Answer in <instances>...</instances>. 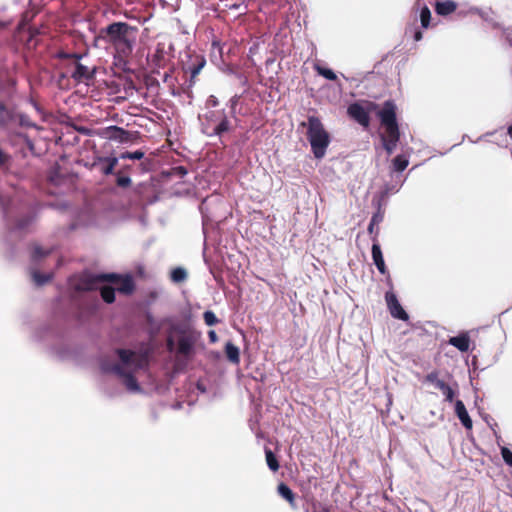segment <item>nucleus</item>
Returning <instances> with one entry per match:
<instances>
[{
    "label": "nucleus",
    "mask_w": 512,
    "mask_h": 512,
    "mask_svg": "<svg viewBox=\"0 0 512 512\" xmlns=\"http://www.w3.org/2000/svg\"><path fill=\"white\" fill-rule=\"evenodd\" d=\"M456 8H457L456 3L451 0L437 2L436 7H435L436 12L439 15H448V14L454 12L456 10Z\"/></svg>",
    "instance_id": "f8f14e48"
},
{
    "label": "nucleus",
    "mask_w": 512,
    "mask_h": 512,
    "mask_svg": "<svg viewBox=\"0 0 512 512\" xmlns=\"http://www.w3.org/2000/svg\"><path fill=\"white\" fill-rule=\"evenodd\" d=\"M117 183L119 186L126 187L131 183V179L129 177H119Z\"/></svg>",
    "instance_id": "7c9ffc66"
},
{
    "label": "nucleus",
    "mask_w": 512,
    "mask_h": 512,
    "mask_svg": "<svg viewBox=\"0 0 512 512\" xmlns=\"http://www.w3.org/2000/svg\"><path fill=\"white\" fill-rule=\"evenodd\" d=\"M6 161V155L0 150V165Z\"/></svg>",
    "instance_id": "e433bc0d"
},
{
    "label": "nucleus",
    "mask_w": 512,
    "mask_h": 512,
    "mask_svg": "<svg viewBox=\"0 0 512 512\" xmlns=\"http://www.w3.org/2000/svg\"><path fill=\"white\" fill-rule=\"evenodd\" d=\"M265 454H266V461H267L268 467L272 471H277L278 468H279V464H278V461L275 458L274 454L272 453V451L271 450H266Z\"/></svg>",
    "instance_id": "aec40b11"
},
{
    "label": "nucleus",
    "mask_w": 512,
    "mask_h": 512,
    "mask_svg": "<svg viewBox=\"0 0 512 512\" xmlns=\"http://www.w3.org/2000/svg\"><path fill=\"white\" fill-rule=\"evenodd\" d=\"M455 413L466 429H472V420L461 400L455 402Z\"/></svg>",
    "instance_id": "1a4fd4ad"
},
{
    "label": "nucleus",
    "mask_w": 512,
    "mask_h": 512,
    "mask_svg": "<svg viewBox=\"0 0 512 512\" xmlns=\"http://www.w3.org/2000/svg\"><path fill=\"white\" fill-rule=\"evenodd\" d=\"M118 357L119 363L117 364H111L107 360L102 361V370L116 373L129 391L140 392L137 380L148 365L147 355L129 350H119Z\"/></svg>",
    "instance_id": "f257e3e1"
},
{
    "label": "nucleus",
    "mask_w": 512,
    "mask_h": 512,
    "mask_svg": "<svg viewBox=\"0 0 512 512\" xmlns=\"http://www.w3.org/2000/svg\"><path fill=\"white\" fill-rule=\"evenodd\" d=\"M99 135L102 138L119 141L121 143L128 142L130 140L129 133L117 126L106 127L99 132Z\"/></svg>",
    "instance_id": "6e6552de"
},
{
    "label": "nucleus",
    "mask_w": 512,
    "mask_h": 512,
    "mask_svg": "<svg viewBox=\"0 0 512 512\" xmlns=\"http://www.w3.org/2000/svg\"><path fill=\"white\" fill-rule=\"evenodd\" d=\"M385 300H386L387 307H388L391 315L394 318L401 319V320L408 319L407 313L404 311V309L400 305V303L393 291L386 292Z\"/></svg>",
    "instance_id": "0eeeda50"
},
{
    "label": "nucleus",
    "mask_w": 512,
    "mask_h": 512,
    "mask_svg": "<svg viewBox=\"0 0 512 512\" xmlns=\"http://www.w3.org/2000/svg\"><path fill=\"white\" fill-rule=\"evenodd\" d=\"M307 137L315 158H323L330 144V135L318 118L309 117Z\"/></svg>",
    "instance_id": "39448f33"
},
{
    "label": "nucleus",
    "mask_w": 512,
    "mask_h": 512,
    "mask_svg": "<svg viewBox=\"0 0 512 512\" xmlns=\"http://www.w3.org/2000/svg\"><path fill=\"white\" fill-rule=\"evenodd\" d=\"M316 70L321 76L325 77L328 80L336 79V74L331 69L316 66Z\"/></svg>",
    "instance_id": "5701e85b"
},
{
    "label": "nucleus",
    "mask_w": 512,
    "mask_h": 512,
    "mask_svg": "<svg viewBox=\"0 0 512 512\" xmlns=\"http://www.w3.org/2000/svg\"><path fill=\"white\" fill-rule=\"evenodd\" d=\"M434 385H435V387H436V388H438V389H439V390H441L442 392H443V391L447 388V386H448L444 381H442V380H440V379H436V380H435V384H434Z\"/></svg>",
    "instance_id": "2f4dec72"
},
{
    "label": "nucleus",
    "mask_w": 512,
    "mask_h": 512,
    "mask_svg": "<svg viewBox=\"0 0 512 512\" xmlns=\"http://www.w3.org/2000/svg\"><path fill=\"white\" fill-rule=\"evenodd\" d=\"M19 123L20 125L22 126H26V127H36L34 124H32L29 119L26 117V116H23L21 115L19 117Z\"/></svg>",
    "instance_id": "c756f323"
},
{
    "label": "nucleus",
    "mask_w": 512,
    "mask_h": 512,
    "mask_svg": "<svg viewBox=\"0 0 512 512\" xmlns=\"http://www.w3.org/2000/svg\"><path fill=\"white\" fill-rule=\"evenodd\" d=\"M103 39L113 48L115 55L124 59L129 57L138 36V29L124 22H115L101 31Z\"/></svg>",
    "instance_id": "f03ea898"
},
{
    "label": "nucleus",
    "mask_w": 512,
    "mask_h": 512,
    "mask_svg": "<svg viewBox=\"0 0 512 512\" xmlns=\"http://www.w3.org/2000/svg\"><path fill=\"white\" fill-rule=\"evenodd\" d=\"M445 396L446 401L452 402L454 398V391L451 387L447 386V388L442 392Z\"/></svg>",
    "instance_id": "c85d7f7f"
},
{
    "label": "nucleus",
    "mask_w": 512,
    "mask_h": 512,
    "mask_svg": "<svg viewBox=\"0 0 512 512\" xmlns=\"http://www.w3.org/2000/svg\"><path fill=\"white\" fill-rule=\"evenodd\" d=\"M374 224H375V217H373V218H372V221H371V223H370V225H369V231H370V232L372 231V229H373V225H374Z\"/></svg>",
    "instance_id": "58836bf2"
},
{
    "label": "nucleus",
    "mask_w": 512,
    "mask_h": 512,
    "mask_svg": "<svg viewBox=\"0 0 512 512\" xmlns=\"http://www.w3.org/2000/svg\"><path fill=\"white\" fill-rule=\"evenodd\" d=\"M95 280L102 283L99 289L103 300L107 303L114 301L115 291L128 294L133 290V281L130 276L98 275Z\"/></svg>",
    "instance_id": "20e7f679"
},
{
    "label": "nucleus",
    "mask_w": 512,
    "mask_h": 512,
    "mask_svg": "<svg viewBox=\"0 0 512 512\" xmlns=\"http://www.w3.org/2000/svg\"><path fill=\"white\" fill-rule=\"evenodd\" d=\"M228 130V121L223 119L218 125L214 128V133L217 135H221L223 132Z\"/></svg>",
    "instance_id": "cd10ccee"
},
{
    "label": "nucleus",
    "mask_w": 512,
    "mask_h": 512,
    "mask_svg": "<svg viewBox=\"0 0 512 512\" xmlns=\"http://www.w3.org/2000/svg\"><path fill=\"white\" fill-rule=\"evenodd\" d=\"M225 353L229 361L234 364H238L240 362V352L238 347H236L231 342H228L225 345Z\"/></svg>",
    "instance_id": "ddd939ff"
},
{
    "label": "nucleus",
    "mask_w": 512,
    "mask_h": 512,
    "mask_svg": "<svg viewBox=\"0 0 512 512\" xmlns=\"http://www.w3.org/2000/svg\"><path fill=\"white\" fill-rule=\"evenodd\" d=\"M208 336H209V339H210V341L212 343H215V342L218 341L217 334H216V332L214 330L209 331Z\"/></svg>",
    "instance_id": "473e14b6"
},
{
    "label": "nucleus",
    "mask_w": 512,
    "mask_h": 512,
    "mask_svg": "<svg viewBox=\"0 0 512 512\" xmlns=\"http://www.w3.org/2000/svg\"><path fill=\"white\" fill-rule=\"evenodd\" d=\"M91 70L87 66H84L80 63L76 64L75 70L73 72V77L79 81L87 80L91 77Z\"/></svg>",
    "instance_id": "4468645a"
},
{
    "label": "nucleus",
    "mask_w": 512,
    "mask_h": 512,
    "mask_svg": "<svg viewBox=\"0 0 512 512\" xmlns=\"http://www.w3.org/2000/svg\"><path fill=\"white\" fill-rule=\"evenodd\" d=\"M3 97L0 96V126L6 125L13 119L12 112L4 105Z\"/></svg>",
    "instance_id": "2eb2a0df"
},
{
    "label": "nucleus",
    "mask_w": 512,
    "mask_h": 512,
    "mask_svg": "<svg viewBox=\"0 0 512 512\" xmlns=\"http://www.w3.org/2000/svg\"><path fill=\"white\" fill-rule=\"evenodd\" d=\"M381 125L384 128L382 141L385 150L391 154L399 140V129L396 121V105L392 101H386L378 111Z\"/></svg>",
    "instance_id": "7ed1b4c3"
},
{
    "label": "nucleus",
    "mask_w": 512,
    "mask_h": 512,
    "mask_svg": "<svg viewBox=\"0 0 512 512\" xmlns=\"http://www.w3.org/2000/svg\"><path fill=\"white\" fill-rule=\"evenodd\" d=\"M508 134L512 137V125L508 128Z\"/></svg>",
    "instance_id": "ea45409f"
},
{
    "label": "nucleus",
    "mask_w": 512,
    "mask_h": 512,
    "mask_svg": "<svg viewBox=\"0 0 512 512\" xmlns=\"http://www.w3.org/2000/svg\"><path fill=\"white\" fill-rule=\"evenodd\" d=\"M278 493H279V494H280L284 499H286L290 504H292V505H293V503H294V494H293V492L291 491V489H290L287 485H285V484L281 483V484L278 486Z\"/></svg>",
    "instance_id": "f3484780"
},
{
    "label": "nucleus",
    "mask_w": 512,
    "mask_h": 512,
    "mask_svg": "<svg viewBox=\"0 0 512 512\" xmlns=\"http://www.w3.org/2000/svg\"><path fill=\"white\" fill-rule=\"evenodd\" d=\"M209 105H213L215 106L217 104V100L215 97L211 96L209 99H208V102H207Z\"/></svg>",
    "instance_id": "72a5a7b5"
},
{
    "label": "nucleus",
    "mask_w": 512,
    "mask_h": 512,
    "mask_svg": "<svg viewBox=\"0 0 512 512\" xmlns=\"http://www.w3.org/2000/svg\"><path fill=\"white\" fill-rule=\"evenodd\" d=\"M378 109L377 104L370 101H360L357 103H353L348 107V114L354 120H356L360 125L367 127L369 125L370 119L369 114L371 112H377Z\"/></svg>",
    "instance_id": "423d86ee"
},
{
    "label": "nucleus",
    "mask_w": 512,
    "mask_h": 512,
    "mask_svg": "<svg viewBox=\"0 0 512 512\" xmlns=\"http://www.w3.org/2000/svg\"><path fill=\"white\" fill-rule=\"evenodd\" d=\"M430 19H431V12L427 6H424L421 9V13H420V20H421L422 27L427 28L429 26Z\"/></svg>",
    "instance_id": "412c9836"
},
{
    "label": "nucleus",
    "mask_w": 512,
    "mask_h": 512,
    "mask_svg": "<svg viewBox=\"0 0 512 512\" xmlns=\"http://www.w3.org/2000/svg\"><path fill=\"white\" fill-rule=\"evenodd\" d=\"M143 156H144L143 152L135 151V152H125V153H122L120 158L121 159L139 160V159H142Z\"/></svg>",
    "instance_id": "393cba45"
},
{
    "label": "nucleus",
    "mask_w": 512,
    "mask_h": 512,
    "mask_svg": "<svg viewBox=\"0 0 512 512\" xmlns=\"http://www.w3.org/2000/svg\"><path fill=\"white\" fill-rule=\"evenodd\" d=\"M409 162H408V159L404 156H396L393 160V168L394 170L396 171H403L406 169V167L408 166Z\"/></svg>",
    "instance_id": "a211bd4d"
},
{
    "label": "nucleus",
    "mask_w": 512,
    "mask_h": 512,
    "mask_svg": "<svg viewBox=\"0 0 512 512\" xmlns=\"http://www.w3.org/2000/svg\"><path fill=\"white\" fill-rule=\"evenodd\" d=\"M501 455L505 463L512 467V452L507 447H502Z\"/></svg>",
    "instance_id": "a878e982"
},
{
    "label": "nucleus",
    "mask_w": 512,
    "mask_h": 512,
    "mask_svg": "<svg viewBox=\"0 0 512 512\" xmlns=\"http://www.w3.org/2000/svg\"><path fill=\"white\" fill-rule=\"evenodd\" d=\"M449 344L456 347L461 352H466L470 347V338L467 334H461L459 336L451 337Z\"/></svg>",
    "instance_id": "9d476101"
},
{
    "label": "nucleus",
    "mask_w": 512,
    "mask_h": 512,
    "mask_svg": "<svg viewBox=\"0 0 512 512\" xmlns=\"http://www.w3.org/2000/svg\"><path fill=\"white\" fill-rule=\"evenodd\" d=\"M416 41H419L422 39V33L420 31H417L414 36Z\"/></svg>",
    "instance_id": "4c0bfd02"
},
{
    "label": "nucleus",
    "mask_w": 512,
    "mask_h": 512,
    "mask_svg": "<svg viewBox=\"0 0 512 512\" xmlns=\"http://www.w3.org/2000/svg\"><path fill=\"white\" fill-rule=\"evenodd\" d=\"M32 279L37 285H43L47 283L51 279V274H41L38 271H33L31 273Z\"/></svg>",
    "instance_id": "6ab92c4d"
},
{
    "label": "nucleus",
    "mask_w": 512,
    "mask_h": 512,
    "mask_svg": "<svg viewBox=\"0 0 512 512\" xmlns=\"http://www.w3.org/2000/svg\"><path fill=\"white\" fill-rule=\"evenodd\" d=\"M436 379H438V378L434 374H430V375L427 376V380L432 382L433 384H435V380Z\"/></svg>",
    "instance_id": "f704fd0d"
},
{
    "label": "nucleus",
    "mask_w": 512,
    "mask_h": 512,
    "mask_svg": "<svg viewBox=\"0 0 512 512\" xmlns=\"http://www.w3.org/2000/svg\"><path fill=\"white\" fill-rule=\"evenodd\" d=\"M187 273L183 268H176L171 272V278L174 282H181L185 280Z\"/></svg>",
    "instance_id": "4be33fe9"
},
{
    "label": "nucleus",
    "mask_w": 512,
    "mask_h": 512,
    "mask_svg": "<svg viewBox=\"0 0 512 512\" xmlns=\"http://www.w3.org/2000/svg\"><path fill=\"white\" fill-rule=\"evenodd\" d=\"M34 254H35L36 256H38V255H44V254H45V252H44V251H42V249H41V248L36 247V248H35V250H34Z\"/></svg>",
    "instance_id": "c9c22d12"
},
{
    "label": "nucleus",
    "mask_w": 512,
    "mask_h": 512,
    "mask_svg": "<svg viewBox=\"0 0 512 512\" xmlns=\"http://www.w3.org/2000/svg\"><path fill=\"white\" fill-rule=\"evenodd\" d=\"M193 343L192 341L187 337L180 338L178 342V351L180 354L184 356H188L192 350Z\"/></svg>",
    "instance_id": "dca6fc26"
},
{
    "label": "nucleus",
    "mask_w": 512,
    "mask_h": 512,
    "mask_svg": "<svg viewBox=\"0 0 512 512\" xmlns=\"http://www.w3.org/2000/svg\"><path fill=\"white\" fill-rule=\"evenodd\" d=\"M372 258H373L374 264L378 268L379 272L381 274H385L386 266L384 263L381 248L378 244H373V246H372Z\"/></svg>",
    "instance_id": "9b49d317"
},
{
    "label": "nucleus",
    "mask_w": 512,
    "mask_h": 512,
    "mask_svg": "<svg viewBox=\"0 0 512 512\" xmlns=\"http://www.w3.org/2000/svg\"><path fill=\"white\" fill-rule=\"evenodd\" d=\"M106 161L108 162V165H107V167L104 168L103 172L105 174H111L113 172L115 166L118 163V159L115 157H112V158H108Z\"/></svg>",
    "instance_id": "bb28decb"
},
{
    "label": "nucleus",
    "mask_w": 512,
    "mask_h": 512,
    "mask_svg": "<svg viewBox=\"0 0 512 512\" xmlns=\"http://www.w3.org/2000/svg\"><path fill=\"white\" fill-rule=\"evenodd\" d=\"M203 317H204V321H205L206 325H208V326H213L216 323H218V318L212 311L204 312Z\"/></svg>",
    "instance_id": "b1692460"
}]
</instances>
